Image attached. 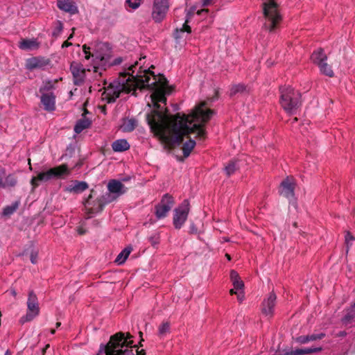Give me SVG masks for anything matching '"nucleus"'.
Segmentation results:
<instances>
[{"mask_svg":"<svg viewBox=\"0 0 355 355\" xmlns=\"http://www.w3.org/2000/svg\"><path fill=\"white\" fill-rule=\"evenodd\" d=\"M230 278L234 286V291H241L244 287L243 282L240 279L239 274L234 271L232 270L230 272Z\"/></svg>","mask_w":355,"mask_h":355,"instance_id":"23","label":"nucleus"},{"mask_svg":"<svg viewBox=\"0 0 355 355\" xmlns=\"http://www.w3.org/2000/svg\"><path fill=\"white\" fill-rule=\"evenodd\" d=\"M324 336V334H312L311 336H302L296 338V341L300 344H305L310 341L315 340L317 339H321Z\"/></svg>","mask_w":355,"mask_h":355,"instance_id":"26","label":"nucleus"},{"mask_svg":"<svg viewBox=\"0 0 355 355\" xmlns=\"http://www.w3.org/2000/svg\"><path fill=\"white\" fill-rule=\"evenodd\" d=\"M63 26L60 21H57L53 28V31L52 32V35L53 37H58L61 31H62Z\"/></svg>","mask_w":355,"mask_h":355,"instance_id":"36","label":"nucleus"},{"mask_svg":"<svg viewBox=\"0 0 355 355\" xmlns=\"http://www.w3.org/2000/svg\"><path fill=\"white\" fill-rule=\"evenodd\" d=\"M132 248L128 247L122 250L115 259V262L118 264H122L125 262L129 254H130Z\"/></svg>","mask_w":355,"mask_h":355,"instance_id":"28","label":"nucleus"},{"mask_svg":"<svg viewBox=\"0 0 355 355\" xmlns=\"http://www.w3.org/2000/svg\"><path fill=\"white\" fill-rule=\"evenodd\" d=\"M297 118H294L292 123L297 121Z\"/></svg>","mask_w":355,"mask_h":355,"instance_id":"54","label":"nucleus"},{"mask_svg":"<svg viewBox=\"0 0 355 355\" xmlns=\"http://www.w3.org/2000/svg\"><path fill=\"white\" fill-rule=\"evenodd\" d=\"M90 124H91V120L89 118H87V116L83 115V118L79 119L76 122L75 127H74V131L76 133L79 134L85 129L89 128Z\"/></svg>","mask_w":355,"mask_h":355,"instance_id":"24","label":"nucleus"},{"mask_svg":"<svg viewBox=\"0 0 355 355\" xmlns=\"http://www.w3.org/2000/svg\"><path fill=\"white\" fill-rule=\"evenodd\" d=\"M62 44L68 45V44H71V43H70V42H67V41H65V42H63V44Z\"/></svg>","mask_w":355,"mask_h":355,"instance_id":"48","label":"nucleus"},{"mask_svg":"<svg viewBox=\"0 0 355 355\" xmlns=\"http://www.w3.org/2000/svg\"><path fill=\"white\" fill-rule=\"evenodd\" d=\"M26 305V313L21 318V322L23 323L33 320L40 314V309L38 299L33 291L28 292Z\"/></svg>","mask_w":355,"mask_h":355,"instance_id":"7","label":"nucleus"},{"mask_svg":"<svg viewBox=\"0 0 355 355\" xmlns=\"http://www.w3.org/2000/svg\"><path fill=\"white\" fill-rule=\"evenodd\" d=\"M87 188V184L85 182L74 181L67 185L65 191L71 193H78L85 191Z\"/></svg>","mask_w":355,"mask_h":355,"instance_id":"18","label":"nucleus"},{"mask_svg":"<svg viewBox=\"0 0 355 355\" xmlns=\"http://www.w3.org/2000/svg\"><path fill=\"white\" fill-rule=\"evenodd\" d=\"M311 60L318 66L327 60V55L321 48L318 49L311 55Z\"/></svg>","mask_w":355,"mask_h":355,"instance_id":"25","label":"nucleus"},{"mask_svg":"<svg viewBox=\"0 0 355 355\" xmlns=\"http://www.w3.org/2000/svg\"><path fill=\"white\" fill-rule=\"evenodd\" d=\"M137 125V121L134 118H125L122 120L120 130L124 132H132Z\"/></svg>","mask_w":355,"mask_h":355,"instance_id":"19","label":"nucleus"},{"mask_svg":"<svg viewBox=\"0 0 355 355\" xmlns=\"http://www.w3.org/2000/svg\"><path fill=\"white\" fill-rule=\"evenodd\" d=\"M214 0H200V3L202 4V6H208L211 3H212Z\"/></svg>","mask_w":355,"mask_h":355,"instance_id":"43","label":"nucleus"},{"mask_svg":"<svg viewBox=\"0 0 355 355\" xmlns=\"http://www.w3.org/2000/svg\"><path fill=\"white\" fill-rule=\"evenodd\" d=\"M354 236L349 233L347 232L345 234V243L347 248L348 249L349 245H352V242L354 241Z\"/></svg>","mask_w":355,"mask_h":355,"instance_id":"38","label":"nucleus"},{"mask_svg":"<svg viewBox=\"0 0 355 355\" xmlns=\"http://www.w3.org/2000/svg\"><path fill=\"white\" fill-rule=\"evenodd\" d=\"M169 8L168 0H153L151 15L153 20L159 22L166 17Z\"/></svg>","mask_w":355,"mask_h":355,"instance_id":"9","label":"nucleus"},{"mask_svg":"<svg viewBox=\"0 0 355 355\" xmlns=\"http://www.w3.org/2000/svg\"><path fill=\"white\" fill-rule=\"evenodd\" d=\"M11 294L13 295V296H16L17 295V293L15 290H11Z\"/></svg>","mask_w":355,"mask_h":355,"instance_id":"47","label":"nucleus"},{"mask_svg":"<svg viewBox=\"0 0 355 355\" xmlns=\"http://www.w3.org/2000/svg\"><path fill=\"white\" fill-rule=\"evenodd\" d=\"M17 183V179L13 174H9L6 176V170L0 168V187L8 188L13 187Z\"/></svg>","mask_w":355,"mask_h":355,"instance_id":"13","label":"nucleus"},{"mask_svg":"<svg viewBox=\"0 0 355 355\" xmlns=\"http://www.w3.org/2000/svg\"><path fill=\"white\" fill-rule=\"evenodd\" d=\"M225 256H226V257H227V259L228 260H230V259H231V258H230V256L228 254H226V255H225Z\"/></svg>","mask_w":355,"mask_h":355,"instance_id":"50","label":"nucleus"},{"mask_svg":"<svg viewBox=\"0 0 355 355\" xmlns=\"http://www.w3.org/2000/svg\"><path fill=\"white\" fill-rule=\"evenodd\" d=\"M353 318H354V315L351 313H349L343 318V322L347 323L349 321V320H351Z\"/></svg>","mask_w":355,"mask_h":355,"instance_id":"41","label":"nucleus"},{"mask_svg":"<svg viewBox=\"0 0 355 355\" xmlns=\"http://www.w3.org/2000/svg\"><path fill=\"white\" fill-rule=\"evenodd\" d=\"M280 104L289 114H295L300 105V94L291 87L281 88Z\"/></svg>","mask_w":355,"mask_h":355,"instance_id":"4","label":"nucleus"},{"mask_svg":"<svg viewBox=\"0 0 355 355\" xmlns=\"http://www.w3.org/2000/svg\"><path fill=\"white\" fill-rule=\"evenodd\" d=\"M237 169V164L236 162H230L225 168V171L227 175L233 174Z\"/></svg>","mask_w":355,"mask_h":355,"instance_id":"34","label":"nucleus"},{"mask_svg":"<svg viewBox=\"0 0 355 355\" xmlns=\"http://www.w3.org/2000/svg\"><path fill=\"white\" fill-rule=\"evenodd\" d=\"M207 12V10H204V9H202L201 10H198V11H197V13H198V15H200L202 12Z\"/></svg>","mask_w":355,"mask_h":355,"instance_id":"46","label":"nucleus"},{"mask_svg":"<svg viewBox=\"0 0 355 355\" xmlns=\"http://www.w3.org/2000/svg\"><path fill=\"white\" fill-rule=\"evenodd\" d=\"M230 294L233 295L235 294L237 295V299L239 302H242L244 299V294L243 291H234V289L230 290Z\"/></svg>","mask_w":355,"mask_h":355,"instance_id":"39","label":"nucleus"},{"mask_svg":"<svg viewBox=\"0 0 355 355\" xmlns=\"http://www.w3.org/2000/svg\"><path fill=\"white\" fill-rule=\"evenodd\" d=\"M37 252H32L31 254V263L35 264L37 263Z\"/></svg>","mask_w":355,"mask_h":355,"instance_id":"40","label":"nucleus"},{"mask_svg":"<svg viewBox=\"0 0 355 355\" xmlns=\"http://www.w3.org/2000/svg\"><path fill=\"white\" fill-rule=\"evenodd\" d=\"M51 334H55V330H54V329L51 330Z\"/></svg>","mask_w":355,"mask_h":355,"instance_id":"55","label":"nucleus"},{"mask_svg":"<svg viewBox=\"0 0 355 355\" xmlns=\"http://www.w3.org/2000/svg\"><path fill=\"white\" fill-rule=\"evenodd\" d=\"M245 89V87L243 84H238L234 85L231 89V94H236L239 92H242Z\"/></svg>","mask_w":355,"mask_h":355,"instance_id":"37","label":"nucleus"},{"mask_svg":"<svg viewBox=\"0 0 355 355\" xmlns=\"http://www.w3.org/2000/svg\"><path fill=\"white\" fill-rule=\"evenodd\" d=\"M108 191L115 195L120 196L126 191L125 186L119 180H112L107 184Z\"/></svg>","mask_w":355,"mask_h":355,"instance_id":"16","label":"nucleus"},{"mask_svg":"<svg viewBox=\"0 0 355 355\" xmlns=\"http://www.w3.org/2000/svg\"><path fill=\"white\" fill-rule=\"evenodd\" d=\"M142 0H126L125 4L128 9L135 10L139 7Z\"/></svg>","mask_w":355,"mask_h":355,"instance_id":"33","label":"nucleus"},{"mask_svg":"<svg viewBox=\"0 0 355 355\" xmlns=\"http://www.w3.org/2000/svg\"><path fill=\"white\" fill-rule=\"evenodd\" d=\"M58 7L70 15H74L78 12V8L76 3L71 0H58Z\"/></svg>","mask_w":355,"mask_h":355,"instance_id":"15","label":"nucleus"},{"mask_svg":"<svg viewBox=\"0 0 355 355\" xmlns=\"http://www.w3.org/2000/svg\"><path fill=\"white\" fill-rule=\"evenodd\" d=\"M352 311H355V304H354L353 305V306L352 307Z\"/></svg>","mask_w":355,"mask_h":355,"instance_id":"53","label":"nucleus"},{"mask_svg":"<svg viewBox=\"0 0 355 355\" xmlns=\"http://www.w3.org/2000/svg\"><path fill=\"white\" fill-rule=\"evenodd\" d=\"M4 355H11L8 351H6Z\"/></svg>","mask_w":355,"mask_h":355,"instance_id":"51","label":"nucleus"},{"mask_svg":"<svg viewBox=\"0 0 355 355\" xmlns=\"http://www.w3.org/2000/svg\"><path fill=\"white\" fill-rule=\"evenodd\" d=\"M173 205V198L168 194L164 195L160 202L155 207V216L157 218H165Z\"/></svg>","mask_w":355,"mask_h":355,"instance_id":"10","label":"nucleus"},{"mask_svg":"<svg viewBox=\"0 0 355 355\" xmlns=\"http://www.w3.org/2000/svg\"><path fill=\"white\" fill-rule=\"evenodd\" d=\"M19 202H15L12 205L6 206L3 210V215L5 216H9L12 215L18 208Z\"/></svg>","mask_w":355,"mask_h":355,"instance_id":"32","label":"nucleus"},{"mask_svg":"<svg viewBox=\"0 0 355 355\" xmlns=\"http://www.w3.org/2000/svg\"><path fill=\"white\" fill-rule=\"evenodd\" d=\"M322 350L321 347H309L304 349H299L293 351L291 354V355H302L306 354H311L318 352Z\"/></svg>","mask_w":355,"mask_h":355,"instance_id":"27","label":"nucleus"},{"mask_svg":"<svg viewBox=\"0 0 355 355\" xmlns=\"http://www.w3.org/2000/svg\"><path fill=\"white\" fill-rule=\"evenodd\" d=\"M196 146V141L193 139H190L188 141L185 142L182 146V151L184 157H187L191 150Z\"/></svg>","mask_w":355,"mask_h":355,"instance_id":"29","label":"nucleus"},{"mask_svg":"<svg viewBox=\"0 0 355 355\" xmlns=\"http://www.w3.org/2000/svg\"><path fill=\"white\" fill-rule=\"evenodd\" d=\"M20 44H24V45H26V44H35V41H33V40H23Z\"/></svg>","mask_w":355,"mask_h":355,"instance_id":"42","label":"nucleus"},{"mask_svg":"<svg viewBox=\"0 0 355 355\" xmlns=\"http://www.w3.org/2000/svg\"><path fill=\"white\" fill-rule=\"evenodd\" d=\"M145 58L146 56H141L134 64H125L126 71L105 88L102 99L110 103L122 94H134L137 89L148 88L153 92L150 98L154 110L148 115L147 121L151 131L162 144L171 149L180 145L187 135L194 134L196 137L204 139V126L212 116V111L206 109L202 103L190 114L170 115L159 103L165 104L166 94L171 89L163 75L156 76L149 68L143 69L141 62Z\"/></svg>","mask_w":355,"mask_h":355,"instance_id":"1","label":"nucleus"},{"mask_svg":"<svg viewBox=\"0 0 355 355\" xmlns=\"http://www.w3.org/2000/svg\"><path fill=\"white\" fill-rule=\"evenodd\" d=\"M60 324H61V323H60V322H57V323H56V327H60Z\"/></svg>","mask_w":355,"mask_h":355,"instance_id":"52","label":"nucleus"},{"mask_svg":"<svg viewBox=\"0 0 355 355\" xmlns=\"http://www.w3.org/2000/svg\"><path fill=\"white\" fill-rule=\"evenodd\" d=\"M320 72L323 73L324 75H326L329 77H333L334 76V71L331 69V67L325 62L324 61L320 64L318 65Z\"/></svg>","mask_w":355,"mask_h":355,"instance_id":"31","label":"nucleus"},{"mask_svg":"<svg viewBox=\"0 0 355 355\" xmlns=\"http://www.w3.org/2000/svg\"><path fill=\"white\" fill-rule=\"evenodd\" d=\"M78 232L79 234H84L85 232H84V230H82V228H78Z\"/></svg>","mask_w":355,"mask_h":355,"instance_id":"45","label":"nucleus"},{"mask_svg":"<svg viewBox=\"0 0 355 355\" xmlns=\"http://www.w3.org/2000/svg\"><path fill=\"white\" fill-rule=\"evenodd\" d=\"M276 295L271 293L268 297L264 300L262 304V313L266 316H271L274 312Z\"/></svg>","mask_w":355,"mask_h":355,"instance_id":"14","label":"nucleus"},{"mask_svg":"<svg viewBox=\"0 0 355 355\" xmlns=\"http://www.w3.org/2000/svg\"><path fill=\"white\" fill-rule=\"evenodd\" d=\"M188 19L180 29H177L174 33V37L177 42H180L181 40H186L189 35L190 28L187 25Z\"/></svg>","mask_w":355,"mask_h":355,"instance_id":"20","label":"nucleus"},{"mask_svg":"<svg viewBox=\"0 0 355 355\" xmlns=\"http://www.w3.org/2000/svg\"><path fill=\"white\" fill-rule=\"evenodd\" d=\"M92 198V195L90 194L89 196V197L85 200V201L84 202L85 209L87 210H88L89 212H90V213H95V212H98V211H101V209L103 207V202L101 200H98L96 204L95 203L93 206H91L92 202H91L90 200Z\"/></svg>","mask_w":355,"mask_h":355,"instance_id":"21","label":"nucleus"},{"mask_svg":"<svg viewBox=\"0 0 355 355\" xmlns=\"http://www.w3.org/2000/svg\"><path fill=\"white\" fill-rule=\"evenodd\" d=\"M112 150L114 152H123L130 148V144L126 139H121L114 141L112 144Z\"/></svg>","mask_w":355,"mask_h":355,"instance_id":"22","label":"nucleus"},{"mask_svg":"<svg viewBox=\"0 0 355 355\" xmlns=\"http://www.w3.org/2000/svg\"><path fill=\"white\" fill-rule=\"evenodd\" d=\"M40 101L43 108L48 112L54 111L55 109V96L53 92L43 93L41 94Z\"/></svg>","mask_w":355,"mask_h":355,"instance_id":"12","label":"nucleus"},{"mask_svg":"<svg viewBox=\"0 0 355 355\" xmlns=\"http://www.w3.org/2000/svg\"><path fill=\"white\" fill-rule=\"evenodd\" d=\"M294 182L292 178H287L283 180L280 186V194L291 200L294 196Z\"/></svg>","mask_w":355,"mask_h":355,"instance_id":"11","label":"nucleus"},{"mask_svg":"<svg viewBox=\"0 0 355 355\" xmlns=\"http://www.w3.org/2000/svg\"><path fill=\"white\" fill-rule=\"evenodd\" d=\"M170 331V324L168 322L162 324L159 327V334L163 336L168 334Z\"/></svg>","mask_w":355,"mask_h":355,"instance_id":"35","label":"nucleus"},{"mask_svg":"<svg viewBox=\"0 0 355 355\" xmlns=\"http://www.w3.org/2000/svg\"><path fill=\"white\" fill-rule=\"evenodd\" d=\"M96 355H145L139 350L129 334L117 333L112 336L107 345H101Z\"/></svg>","mask_w":355,"mask_h":355,"instance_id":"3","label":"nucleus"},{"mask_svg":"<svg viewBox=\"0 0 355 355\" xmlns=\"http://www.w3.org/2000/svg\"><path fill=\"white\" fill-rule=\"evenodd\" d=\"M47 62L42 58L33 57L26 60V67L28 69L42 68L46 65Z\"/></svg>","mask_w":355,"mask_h":355,"instance_id":"17","label":"nucleus"},{"mask_svg":"<svg viewBox=\"0 0 355 355\" xmlns=\"http://www.w3.org/2000/svg\"><path fill=\"white\" fill-rule=\"evenodd\" d=\"M56 83V81L53 80H46L43 83L42 86L40 89V93L42 94L43 93H50L54 89V85Z\"/></svg>","mask_w":355,"mask_h":355,"instance_id":"30","label":"nucleus"},{"mask_svg":"<svg viewBox=\"0 0 355 355\" xmlns=\"http://www.w3.org/2000/svg\"><path fill=\"white\" fill-rule=\"evenodd\" d=\"M69 173V170L65 164L49 168L46 171L38 173L37 175L31 179V184L33 189L39 186V182H46L53 178H58L64 174Z\"/></svg>","mask_w":355,"mask_h":355,"instance_id":"6","label":"nucleus"},{"mask_svg":"<svg viewBox=\"0 0 355 355\" xmlns=\"http://www.w3.org/2000/svg\"><path fill=\"white\" fill-rule=\"evenodd\" d=\"M263 14L266 18L265 27L270 31H273L281 19L274 0H266L263 3Z\"/></svg>","mask_w":355,"mask_h":355,"instance_id":"5","label":"nucleus"},{"mask_svg":"<svg viewBox=\"0 0 355 355\" xmlns=\"http://www.w3.org/2000/svg\"><path fill=\"white\" fill-rule=\"evenodd\" d=\"M96 46H81L83 56L86 60L92 58L94 66L92 71L90 69H85L83 65L77 62H73L71 64V71L73 77V81L76 85L83 83L85 80L91 81L93 78H96L102 73L103 68L107 65H118L121 64L124 58L118 57L112 59L109 53L103 52V50L94 49Z\"/></svg>","mask_w":355,"mask_h":355,"instance_id":"2","label":"nucleus"},{"mask_svg":"<svg viewBox=\"0 0 355 355\" xmlns=\"http://www.w3.org/2000/svg\"><path fill=\"white\" fill-rule=\"evenodd\" d=\"M189 212V202L184 200L174 210L173 225L176 229H180L187 219Z\"/></svg>","mask_w":355,"mask_h":355,"instance_id":"8","label":"nucleus"},{"mask_svg":"<svg viewBox=\"0 0 355 355\" xmlns=\"http://www.w3.org/2000/svg\"><path fill=\"white\" fill-rule=\"evenodd\" d=\"M31 46H26V45H24V46H20V47L24 49V50H28V49H31Z\"/></svg>","mask_w":355,"mask_h":355,"instance_id":"44","label":"nucleus"},{"mask_svg":"<svg viewBox=\"0 0 355 355\" xmlns=\"http://www.w3.org/2000/svg\"><path fill=\"white\" fill-rule=\"evenodd\" d=\"M292 206H293V207L296 209V203L295 202L292 203Z\"/></svg>","mask_w":355,"mask_h":355,"instance_id":"49","label":"nucleus"}]
</instances>
